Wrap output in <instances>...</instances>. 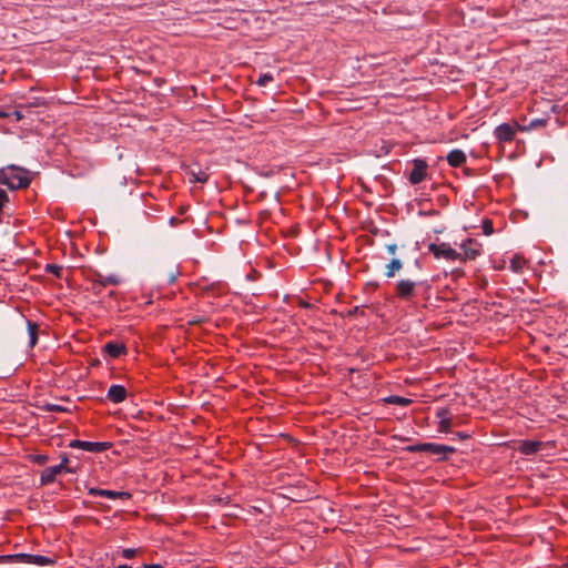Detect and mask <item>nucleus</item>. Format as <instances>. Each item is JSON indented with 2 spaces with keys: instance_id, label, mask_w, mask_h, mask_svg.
Here are the masks:
<instances>
[{
  "instance_id": "obj_34",
  "label": "nucleus",
  "mask_w": 568,
  "mask_h": 568,
  "mask_svg": "<svg viewBox=\"0 0 568 568\" xmlns=\"http://www.w3.org/2000/svg\"><path fill=\"white\" fill-rule=\"evenodd\" d=\"M67 463H68V458H63V460H62V463H61L60 465H63V470L65 469V470L70 471V469H68V468L65 467V464H67Z\"/></svg>"
},
{
  "instance_id": "obj_15",
  "label": "nucleus",
  "mask_w": 568,
  "mask_h": 568,
  "mask_svg": "<svg viewBox=\"0 0 568 568\" xmlns=\"http://www.w3.org/2000/svg\"><path fill=\"white\" fill-rule=\"evenodd\" d=\"M403 267V262L397 258V257H394L389 261V263H387L385 265V276L387 278H392L395 276L396 273H398Z\"/></svg>"
},
{
  "instance_id": "obj_16",
  "label": "nucleus",
  "mask_w": 568,
  "mask_h": 568,
  "mask_svg": "<svg viewBox=\"0 0 568 568\" xmlns=\"http://www.w3.org/2000/svg\"><path fill=\"white\" fill-rule=\"evenodd\" d=\"M104 351L113 358H118L125 353V346L120 343L109 342L104 345Z\"/></svg>"
},
{
  "instance_id": "obj_27",
  "label": "nucleus",
  "mask_w": 568,
  "mask_h": 568,
  "mask_svg": "<svg viewBox=\"0 0 568 568\" xmlns=\"http://www.w3.org/2000/svg\"><path fill=\"white\" fill-rule=\"evenodd\" d=\"M136 554V549L126 548L122 550V556L126 559L133 558Z\"/></svg>"
},
{
  "instance_id": "obj_10",
  "label": "nucleus",
  "mask_w": 568,
  "mask_h": 568,
  "mask_svg": "<svg viewBox=\"0 0 568 568\" xmlns=\"http://www.w3.org/2000/svg\"><path fill=\"white\" fill-rule=\"evenodd\" d=\"M88 494L91 496H101V497H106L110 499H115V498L129 499L131 497V494L128 491H114V490L100 489V488H95V487L89 488Z\"/></svg>"
},
{
  "instance_id": "obj_20",
  "label": "nucleus",
  "mask_w": 568,
  "mask_h": 568,
  "mask_svg": "<svg viewBox=\"0 0 568 568\" xmlns=\"http://www.w3.org/2000/svg\"><path fill=\"white\" fill-rule=\"evenodd\" d=\"M525 264L526 260L519 255H514L513 258L510 260V268L515 273L521 272Z\"/></svg>"
},
{
  "instance_id": "obj_19",
  "label": "nucleus",
  "mask_w": 568,
  "mask_h": 568,
  "mask_svg": "<svg viewBox=\"0 0 568 568\" xmlns=\"http://www.w3.org/2000/svg\"><path fill=\"white\" fill-rule=\"evenodd\" d=\"M27 328L29 334V347L33 348L38 343L39 325L36 322L27 321Z\"/></svg>"
},
{
  "instance_id": "obj_39",
  "label": "nucleus",
  "mask_w": 568,
  "mask_h": 568,
  "mask_svg": "<svg viewBox=\"0 0 568 568\" xmlns=\"http://www.w3.org/2000/svg\"><path fill=\"white\" fill-rule=\"evenodd\" d=\"M302 306H303V307H308V306H310V304H308L307 302H303V303H302Z\"/></svg>"
},
{
  "instance_id": "obj_28",
  "label": "nucleus",
  "mask_w": 568,
  "mask_h": 568,
  "mask_svg": "<svg viewBox=\"0 0 568 568\" xmlns=\"http://www.w3.org/2000/svg\"><path fill=\"white\" fill-rule=\"evenodd\" d=\"M546 124V120H542V119H536V120H532L529 124V129H532V128H538V126H544Z\"/></svg>"
},
{
  "instance_id": "obj_2",
  "label": "nucleus",
  "mask_w": 568,
  "mask_h": 568,
  "mask_svg": "<svg viewBox=\"0 0 568 568\" xmlns=\"http://www.w3.org/2000/svg\"><path fill=\"white\" fill-rule=\"evenodd\" d=\"M2 562L49 566V565H53L54 560L52 558L41 556V555L13 554V555H1L0 564H2Z\"/></svg>"
},
{
  "instance_id": "obj_36",
  "label": "nucleus",
  "mask_w": 568,
  "mask_h": 568,
  "mask_svg": "<svg viewBox=\"0 0 568 568\" xmlns=\"http://www.w3.org/2000/svg\"><path fill=\"white\" fill-rule=\"evenodd\" d=\"M458 436H459V438H462V439L468 438V435H467V434H464V433H458Z\"/></svg>"
},
{
  "instance_id": "obj_8",
  "label": "nucleus",
  "mask_w": 568,
  "mask_h": 568,
  "mask_svg": "<svg viewBox=\"0 0 568 568\" xmlns=\"http://www.w3.org/2000/svg\"><path fill=\"white\" fill-rule=\"evenodd\" d=\"M464 254H462V262L473 261L480 254V244L469 239L462 244Z\"/></svg>"
},
{
  "instance_id": "obj_29",
  "label": "nucleus",
  "mask_w": 568,
  "mask_h": 568,
  "mask_svg": "<svg viewBox=\"0 0 568 568\" xmlns=\"http://www.w3.org/2000/svg\"><path fill=\"white\" fill-rule=\"evenodd\" d=\"M484 232L485 234L489 235L493 233V224L490 221H485L484 222Z\"/></svg>"
},
{
  "instance_id": "obj_23",
  "label": "nucleus",
  "mask_w": 568,
  "mask_h": 568,
  "mask_svg": "<svg viewBox=\"0 0 568 568\" xmlns=\"http://www.w3.org/2000/svg\"><path fill=\"white\" fill-rule=\"evenodd\" d=\"M0 118H12L14 121H20L23 114L19 110H13L11 112H0Z\"/></svg>"
},
{
  "instance_id": "obj_26",
  "label": "nucleus",
  "mask_w": 568,
  "mask_h": 568,
  "mask_svg": "<svg viewBox=\"0 0 568 568\" xmlns=\"http://www.w3.org/2000/svg\"><path fill=\"white\" fill-rule=\"evenodd\" d=\"M32 459L38 465H44L48 462L49 457L47 455L39 454V455H34L32 457Z\"/></svg>"
},
{
  "instance_id": "obj_7",
  "label": "nucleus",
  "mask_w": 568,
  "mask_h": 568,
  "mask_svg": "<svg viewBox=\"0 0 568 568\" xmlns=\"http://www.w3.org/2000/svg\"><path fill=\"white\" fill-rule=\"evenodd\" d=\"M428 164L425 160L415 159L413 161V169L408 175V180L412 184H418L425 180L427 175Z\"/></svg>"
},
{
  "instance_id": "obj_30",
  "label": "nucleus",
  "mask_w": 568,
  "mask_h": 568,
  "mask_svg": "<svg viewBox=\"0 0 568 568\" xmlns=\"http://www.w3.org/2000/svg\"><path fill=\"white\" fill-rule=\"evenodd\" d=\"M386 251L389 255H395L396 252H397V245L395 243H392V244H387L386 245Z\"/></svg>"
},
{
  "instance_id": "obj_31",
  "label": "nucleus",
  "mask_w": 568,
  "mask_h": 568,
  "mask_svg": "<svg viewBox=\"0 0 568 568\" xmlns=\"http://www.w3.org/2000/svg\"><path fill=\"white\" fill-rule=\"evenodd\" d=\"M47 410H49V412H60V410H63V408L60 407L59 405H48L47 406Z\"/></svg>"
},
{
  "instance_id": "obj_17",
  "label": "nucleus",
  "mask_w": 568,
  "mask_h": 568,
  "mask_svg": "<svg viewBox=\"0 0 568 568\" xmlns=\"http://www.w3.org/2000/svg\"><path fill=\"white\" fill-rule=\"evenodd\" d=\"M541 446L542 444L540 442L526 440L521 443L519 450L524 455H532L539 452Z\"/></svg>"
},
{
  "instance_id": "obj_5",
  "label": "nucleus",
  "mask_w": 568,
  "mask_h": 568,
  "mask_svg": "<svg viewBox=\"0 0 568 568\" xmlns=\"http://www.w3.org/2000/svg\"><path fill=\"white\" fill-rule=\"evenodd\" d=\"M428 250H429V252H432L435 255L436 258L444 257L449 261L462 260V254L458 253L453 247H450V245L447 243H440V244L432 243L428 245Z\"/></svg>"
},
{
  "instance_id": "obj_25",
  "label": "nucleus",
  "mask_w": 568,
  "mask_h": 568,
  "mask_svg": "<svg viewBox=\"0 0 568 568\" xmlns=\"http://www.w3.org/2000/svg\"><path fill=\"white\" fill-rule=\"evenodd\" d=\"M453 425V422L449 417H443V419L439 420V430L447 433Z\"/></svg>"
},
{
  "instance_id": "obj_13",
  "label": "nucleus",
  "mask_w": 568,
  "mask_h": 568,
  "mask_svg": "<svg viewBox=\"0 0 568 568\" xmlns=\"http://www.w3.org/2000/svg\"><path fill=\"white\" fill-rule=\"evenodd\" d=\"M63 471V465H55L47 467L41 473V483L43 485L51 484L55 480L57 476Z\"/></svg>"
},
{
  "instance_id": "obj_3",
  "label": "nucleus",
  "mask_w": 568,
  "mask_h": 568,
  "mask_svg": "<svg viewBox=\"0 0 568 568\" xmlns=\"http://www.w3.org/2000/svg\"><path fill=\"white\" fill-rule=\"evenodd\" d=\"M407 452L410 453H419L426 452L433 455L440 456L442 459H445L447 455L453 454L455 448L453 446L436 444V443H422L416 445H410L406 447Z\"/></svg>"
},
{
  "instance_id": "obj_22",
  "label": "nucleus",
  "mask_w": 568,
  "mask_h": 568,
  "mask_svg": "<svg viewBox=\"0 0 568 568\" xmlns=\"http://www.w3.org/2000/svg\"><path fill=\"white\" fill-rule=\"evenodd\" d=\"M63 271V267L58 264H48L45 266V272L55 275L57 277H61V273Z\"/></svg>"
},
{
  "instance_id": "obj_21",
  "label": "nucleus",
  "mask_w": 568,
  "mask_h": 568,
  "mask_svg": "<svg viewBox=\"0 0 568 568\" xmlns=\"http://www.w3.org/2000/svg\"><path fill=\"white\" fill-rule=\"evenodd\" d=\"M386 400L389 404H396V405H399V406H408L412 403V399L405 398V397H400V396H390Z\"/></svg>"
},
{
  "instance_id": "obj_24",
  "label": "nucleus",
  "mask_w": 568,
  "mask_h": 568,
  "mask_svg": "<svg viewBox=\"0 0 568 568\" xmlns=\"http://www.w3.org/2000/svg\"><path fill=\"white\" fill-rule=\"evenodd\" d=\"M273 75L271 73H263L256 80V84L260 87H265L268 82L273 81Z\"/></svg>"
},
{
  "instance_id": "obj_18",
  "label": "nucleus",
  "mask_w": 568,
  "mask_h": 568,
  "mask_svg": "<svg viewBox=\"0 0 568 568\" xmlns=\"http://www.w3.org/2000/svg\"><path fill=\"white\" fill-rule=\"evenodd\" d=\"M186 173L189 175L190 182H193V183H204L209 179V175L204 171H202L200 168H197L196 170L191 168L187 170Z\"/></svg>"
},
{
  "instance_id": "obj_14",
  "label": "nucleus",
  "mask_w": 568,
  "mask_h": 568,
  "mask_svg": "<svg viewBox=\"0 0 568 568\" xmlns=\"http://www.w3.org/2000/svg\"><path fill=\"white\" fill-rule=\"evenodd\" d=\"M447 162L450 166L458 168L466 162V154L459 149L452 150L447 154Z\"/></svg>"
},
{
  "instance_id": "obj_6",
  "label": "nucleus",
  "mask_w": 568,
  "mask_h": 568,
  "mask_svg": "<svg viewBox=\"0 0 568 568\" xmlns=\"http://www.w3.org/2000/svg\"><path fill=\"white\" fill-rule=\"evenodd\" d=\"M70 447L80 448L91 453L105 452L111 447V443L108 442H85V440H72Z\"/></svg>"
},
{
  "instance_id": "obj_35",
  "label": "nucleus",
  "mask_w": 568,
  "mask_h": 568,
  "mask_svg": "<svg viewBox=\"0 0 568 568\" xmlns=\"http://www.w3.org/2000/svg\"><path fill=\"white\" fill-rule=\"evenodd\" d=\"M1 565H6V567H4V568H14L13 566H14L16 564L2 562Z\"/></svg>"
},
{
  "instance_id": "obj_32",
  "label": "nucleus",
  "mask_w": 568,
  "mask_h": 568,
  "mask_svg": "<svg viewBox=\"0 0 568 568\" xmlns=\"http://www.w3.org/2000/svg\"><path fill=\"white\" fill-rule=\"evenodd\" d=\"M436 415L439 419H443V417H448V412L447 409H438Z\"/></svg>"
},
{
  "instance_id": "obj_11",
  "label": "nucleus",
  "mask_w": 568,
  "mask_h": 568,
  "mask_svg": "<svg viewBox=\"0 0 568 568\" xmlns=\"http://www.w3.org/2000/svg\"><path fill=\"white\" fill-rule=\"evenodd\" d=\"M515 129L508 123H501L495 130L496 138L501 142L513 141L515 138Z\"/></svg>"
},
{
  "instance_id": "obj_9",
  "label": "nucleus",
  "mask_w": 568,
  "mask_h": 568,
  "mask_svg": "<svg viewBox=\"0 0 568 568\" xmlns=\"http://www.w3.org/2000/svg\"><path fill=\"white\" fill-rule=\"evenodd\" d=\"M121 275L113 273L109 275H104L100 272H93L92 282L98 283L101 286H108V285H120L122 283Z\"/></svg>"
},
{
  "instance_id": "obj_1",
  "label": "nucleus",
  "mask_w": 568,
  "mask_h": 568,
  "mask_svg": "<svg viewBox=\"0 0 568 568\" xmlns=\"http://www.w3.org/2000/svg\"><path fill=\"white\" fill-rule=\"evenodd\" d=\"M0 183L11 190L24 189L30 184L29 172L14 165H8L0 170Z\"/></svg>"
},
{
  "instance_id": "obj_38",
  "label": "nucleus",
  "mask_w": 568,
  "mask_h": 568,
  "mask_svg": "<svg viewBox=\"0 0 568 568\" xmlns=\"http://www.w3.org/2000/svg\"><path fill=\"white\" fill-rule=\"evenodd\" d=\"M116 568H131V567H130V566H128V565H120V566H118Z\"/></svg>"
},
{
  "instance_id": "obj_37",
  "label": "nucleus",
  "mask_w": 568,
  "mask_h": 568,
  "mask_svg": "<svg viewBox=\"0 0 568 568\" xmlns=\"http://www.w3.org/2000/svg\"><path fill=\"white\" fill-rule=\"evenodd\" d=\"M174 281H175V275H174V274H171L169 282H170V283H173Z\"/></svg>"
},
{
  "instance_id": "obj_4",
  "label": "nucleus",
  "mask_w": 568,
  "mask_h": 568,
  "mask_svg": "<svg viewBox=\"0 0 568 568\" xmlns=\"http://www.w3.org/2000/svg\"><path fill=\"white\" fill-rule=\"evenodd\" d=\"M423 284V281L402 278L395 286V294L403 301H410L417 295V288Z\"/></svg>"
},
{
  "instance_id": "obj_12",
  "label": "nucleus",
  "mask_w": 568,
  "mask_h": 568,
  "mask_svg": "<svg viewBox=\"0 0 568 568\" xmlns=\"http://www.w3.org/2000/svg\"><path fill=\"white\" fill-rule=\"evenodd\" d=\"M126 389L122 385H111L108 389L106 397L114 404L122 403L126 398Z\"/></svg>"
},
{
  "instance_id": "obj_33",
  "label": "nucleus",
  "mask_w": 568,
  "mask_h": 568,
  "mask_svg": "<svg viewBox=\"0 0 568 568\" xmlns=\"http://www.w3.org/2000/svg\"><path fill=\"white\" fill-rule=\"evenodd\" d=\"M143 568H163V567L159 564H151V565H144Z\"/></svg>"
}]
</instances>
